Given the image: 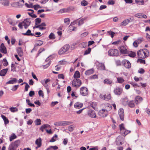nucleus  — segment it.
<instances>
[{"label":"nucleus","instance_id":"obj_25","mask_svg":"<svg viewBox=\"0 0 150 150\" xmlns=\"http://www.w3.org/2000/svg\"><path fill=\"white\" fill-rule=\"evenodd\" d=\"M128 99L127 97H125L122 99V103L125 106L127 105L128 103Z\"/></svg>","mask_w":150,"mask_h":150},{"label":"nucleus","instance_id":"obj_18","mask_svg":"<svg viewBox=\"0 0 150 150\" xmlns=\"http://www.w3.org/2000/svg\"><path fill=\"white\" fill-rule=\"evenodd\" d=\"M135 17L139 18H146L147 16L142 13H138L135 14L134 15Z\"/></svg>","mask_w":150,"mask_h":150},{"label":"nucleus","instance_id":"obj_26","mask_svg":"<svg viewBox=\"0 0 150 150\" xmlns=\"http://www.w3.org/2000/svg\"><path fill=\"white\" fill-rule=\"evenodd\" d=\"M130 22V21L129 19H126L125 20L121 23V25L122 26H125L127 25Z\"/></svg>","mask_w":150,"mask_h":150},{"label":"nucleus","instance_id":"obj_58","mask_svg":"<svg viewBox=\"0 0 150 150\" xmlns=\"http://www.w3.org/2000/svg\"><path fill=\"white\" fill-rule=\"evenodd\" d=\"M137 62H139L141 64H144L145 63V60L144 59H138L137 61Z\"/></svg>","mask_w":150,"mask_h":150},{"label":"nucleus","instance_id":"obj_28","mask_svg":"<svg viewBox=\"0 0 150 150\" xmlns=\"http://www.w3.org/2000/svg\"><path fill=\"white\" fill-rule=\"evenodd\" d=\"M11 5L14 7H21L23 5L20 4L19 2L13 3H12Z\"/></svg>","mask_w":150,"mask_h":150},{"label":"nucleus","instance_id":"obj_14","mask_svg":"<svg viewBox=\"0 0 150 150\" xmlns=\"http://www.w3.org/2000/svg\"><path fill=\"white\" fill-rule=\"evenodd\" d=\"M103 106L104 107L105 109L107 112L111 110L112 108V105L108 103H105L103 105Z\"/></svg>","mask_w":150,"mask_h":150},{"label":"nucleus","instance_id":"obj_43","mask_svg":"<svg viewBox=\"0 0 150 150\" xmlns=\"http://www.w3.org/2000/svg\"><path fill=\"white\" fill-rule=\"evenodd\" d=\"M34 122L36 125H41V121L40 119H37Z\"/></svg>","mask_w":150,"mask_h":150},{"label":"nucleus","instance_id":"obj_40","mask_svg":"<svg viewBox=\"0 0 150 150\" xmlns=\"http://www.w3.org/2000/svg\"><path fill=\"white\" fill-rule=\"evenodd\" d=\"M2 4L5 6H7L9 5V2L8 0H4L2 2Z\"/></svg>","mask_w":150,"mask_h":150},{"label":"nucleus","instance_id":"obj_36","mask_svg":"<svg viewBox=\"0 0 150 150\" xmlns=\"http://www.w3.org/2000/svg\"><path fill=\"white\" fill-rule=\"evenodd\" d=\"M80 74L79 72L78 71H76L74 74V77L75 79L76 78H79L80 77Z\"/></svg>","mask_w":150,"mask_h":150},{"label":"nucleus","instance_id":"obj_3","mask_svg":"<svg viewBox=\"0 0 150 150\" xmlns=\"http://www.w3.org/2000/svg\"><path fill=\"white\" fill-rule=\"evenodd\" d=\"M20 143L19 140H18L12 142L9 146L8 150H14L16 149L19 145Z\"/></svg>","mask_w":150,"mask_h":150},{"label":"nucleus","instance_id":"obj_53","mask_svg":"<svg viewBox=\"0 0 150 150\" xmlns=\"http://www.w3.org/2000/svg\"><path fill=\"white\" fill-rule=\"evenodd\" d=\"M54 125L56 126H62V121H59L55 122Z\"/></svg>","mask_w":150,"mask_h":150},{"label":"nucleus","instance_id":"obj_6","mask_svg":"<svg viewBox=\"0 0 150 150\" xmlns=\"http://www.w3.org/2000/svg\"><path fill=\"white\" fill-rule=\"evenodd\" d=\"M80 94L83 96H86L88 94V89L85 87H82L80 88Z\"/></svg>","mask_w":150,"mask_h":150},{"label":"nucleus","instance_id":"obj_30","mask_svg":"<svg viewBox=\"0 0 150 150\" xmlns=\"http://www.w3.org/2000/svg\"><path fill=\"white\" fill-rule=\"evenodd\" d=\"M43 43V42L42 41L39 40L38 41V42L35 44L34 46H35V48H36V49H35V50H36L38 48V46L41 45Z\"/></svg>","mask_w":150,"mask_h":150},{"label":"nucleus","instance_id":"obj_60","mask_svg":"<svg viewBox=\"0 0 150 150\" xmlns=\"http://www.w3.org/2000/svg\"><path fill=\"white\" fill-rule=\"evenodd\" d=\"M68 12L70 11H74L75 10V8L74 6H71L67 8Z\"/></svg>","mask_w":150,"mask_h":150},{"label":"nucleus","instance_id":"obj_38","mask_svg":"<svg viewBox=\"0 0 150 150\" xmlns=\"http://www.w3.org/2000/svg\"><path fill=\"white\" fill-rule=\"evenodd\" d=\"M73 123V122L70 121H62V126L67 125H70Z\"/></svg>","mask_w":150,"mask_h":150},{"label":"nucleus","instance_id":"obj_34","mask_svg":"<svg viewBox=\"0 0 150 150\" xmlns=\"http://www.w3.org/2000/svg\"><path fill=\"white\" fill-rule=\"evenodd\" d=\"M49 127H50V126L49 125H43L40 128V129L42 131V132H43L44 129H46Z\"/></svg>","mask_w":150,"mask_h":150},{"label":"nucleus","instance_id":"obj_37","mask_svg":"<svg viewBox=\"0 0 150 150\" xmlns=\"http://www.w3.org/2000/svg\"><path fill=\"white\" fill-rule=\"evenodd\" d=\"M16 136L15 135V134L14 133H12L11 136H10L9 137V139L10 141L11 142L13 139H16L17 138Z\"/></svg>","mask_w":150,"mask_h":150},{"label":"nucleus","instance_id":"obj_20","mask_svg":"<svg viewBox=\"0 0 150 150\" xmlns=\"http://www.w3.org/2000/svg\"><path fill=\"white\" fill-rule=\"evenodd\" d=\"M8 69V68H6L0 71V76H4L6 74Z\"/></svg>","mask_w":150,"mask_h":150},{"label":"nucleus","instance_id":"obj_27","mask_svg":"<svg viewBox=\"0 0 150 150\" xmlns=\"http://www.w3.org/2000/svg\"><path fill=\"white\" fill-rule=\"evenodd\" d=\"M98 69L101 70H104L105 69V66L103 63H99L98 65Z\"/></svg>","mask_w":150,"mask_h":150},{"label":"nucleus","instance_id":"obj_13","mask_svg":"<svg viewBox=\"0 0 150 150\" xmlns=\"http://www.w3.org/2000/svg\"><path fill=\"white\" fill-rule=\"evenodd\" d=\"M119 49L121 53L125 54L127 53V50L126 47L125 46H122L119 47Z\"/></svg>","mask_w":150,"mask_h":150},{"label":"nucleus","instance_id":"obj_5","mask_svg":"<svg viewBox=\"0 0 150 150\" xmlns=\"http://www.w3.org/2000/svg\"><path fill=\"white\" fill-rule=\"evenodd\" d=\"M119 54V51L117 49H112L108 51V54L110 56H117Z\"/></svg>","mask_w":150,"mask_h":150},{"label":"nucleus","instance_id":"obj_4","mask_svg":"<svg viewBox=\"0 0 150 150\" xmlns=\"http://www.w3.org/2000/svg\"><path fill=\"white\" fill-rule=\"evenodd\" d=\"M81 81L79 79H75L73 80L72 85L73 87H79L81 84Z\"/></svg>","mask_w":150,"mask_h":150},{"label":"nucleus","instance_id":"obj_46","mask_svg":"<svg viewBox=\"0 0 150 150\" xmlns=\"http://www.w3.org/2000/svg\"><path fill=\"white\" fill-rule=\"evenodd\" d=\"M57 135L55 134L54 136L50 140V142H54L56 141L57 139Z\"/></svg>","mask_w":150,"mask_h":150},{"label":"nucleus","instance_id":"obj_17","mask_svg":"<svg viewBox=\"0 0 150 150\" xmlns=\"http://www.w3.org/2000/svg\"><path fill=\"white\" fill-rule=\"evenodd\" d=\"M0 51L1 52L6 54L7 53L6 49L3 43L1 44L0 47Z\"/></svg>","mask_w":150,"mask_h":150},{"label":"nucleus","instance_id":"obj_32","mask_svg":"<svg viewBox=\"0 0 150 150\" xmlns=\"http://www.w3.org/2000/svg\"><path fill=\"white\" fill-rule=\"evenodd\" d=\"M17 52L19 55L21 57L23 55V53L21 48V47H18L17 50Z\"/></svg>","mask_w":150,"mask_h":150},{"label":"nucleus","instance_id":"obj_57","mask_svg":"<svg viewBox=\"0 0 150 150\" xmlns=\"http://www.w3.org/2000/svg\"><path fill=\"white\" fill-rule=\"evenodd\" d=\"M61 13H63L65 12H68L67 8H63L60 9L59 11Z\"/></svg>","mask_w":150,"mask_h":150},{"label":"nucleus","instance_id":"obj_31","mask_svg":"<svg viewBox=\"0 0 150 150\" xmlns=\"http://www.w3.org/2000/svg\"><path fill=\"white\" fill-rule=\"evenodd\" d=\"M17 81V79L15 78H14L12 80H10L8 81L6 83V84H13L15 83H16Z\"/></svg>","mask_w":150,"mask_h":150},{"label":"nucleus","instance_id":"obj_54","mask_svg":"<svg viewBox=\"0 0 150 150\" xmlns=\"http://www.w3.org/2000/svg\"><path fill=\"white\" fill-rule=\"evenodd\" d=\"M69 30L70 31H75L76 30V28L75 27L71 26V25L69 26Z\"/></svg>","mask_w":150,"mask_h":150},{"label":"nucleus","instance_id":"obj_62","mask_svg":"<svg viewBox=\"0 0 150 150\" xmlns=\"http://www.w3.org/2000/svg\"><path fill=\"white\" fill-rule=\"evenodd\" d=\"M33 7L34 9L35 10H37L38 9V8H41V7L38 4L34 5L33 6Z\"/></svg>","mask_w":150,"mask_h":150},{"label":"nucleus","instance_id":"obj_55","mask_svg":"<svg viewBox=\"0 0 150 150\" xmlns=\"http://www.w3.org/2000/svg\"><path fill=\"white\" fill-rule=\"evenodd\" d=\"M51 61H50L47 64H46L45 65H43V68L44 69H45L47 68L50 65L51 63Z\"/></svg>","mask_w":150,"mask_h":150},{"label":"nucleus","instance_id":"obj_2","mask_svg":"<svg viewBox=\"0 0 150 150\" xmlns=\"http://www.w3.org/2000/svg\"><path fill=\"white\" fill-rule=\"evenodd\" d=\"M70 48V46L69 44L65 45L59 50L58 54L59 55H62L68 53Z\"/></svg>","mask_w":150,"mask_h":150},{"label":"nucleus","instance_id":"obj_44","mask_svg":"<svg viewBox=\"0 0 150 150\" xmlns=\"http://www.w3.org/2000/svg\"><path fill=\"white\" fill-rule=\"evenodd\" d=\"M117 80L119 83H122L124 81V80L121 77H118L117 78Z\"/></svg>","mask_w":150,"mask_h":150},{"label":"nucleus","instance_id":"obj_10","mask_svg":"<svg viewBox=\"0 0 150 150\" xmlns=\"http://www.w3.org/2000/svg\"><path fill=\"white\" fill-rule=\"evenodd\" d=\"M123 92L122 89L119 87H117L115 88L114 90V92L115 95H120Z\"/></svg>","mask_w":150,"mask_h":150},{"label":"nucleus","instance_id":"obj_1","mask_svg":"<svg viewBox=\"0 0 150 150\" xmlns=\"http://www.w3.org/2000/svg\"><path fill=\"white\" fill-rule=\"evenodd\" d=\"M137 54L139 58L144 59L149 56V52L147 49H144L139 50L137 52Z\"/></svg>","mask_w":150,"mask_h":150},{"label":"nucleus","instance_id":"obj_50","mask_svg":"<svg viewBox=\"0 0 150 150\" xmlns=\"http://www.w3.org/2000/svg\"><path fill=\"white\" fill-rule=\"evenodd\" d=\"M41 22V19L40 18H37L35 19V24L36 25L39 24Z\"/></svg>","mask_w":150,"mask_h":150},{"label":"nucleus","instance_id":"obj_42","mask_svg":"<svg viewBox=\"0 0 150 150\" xmlns=\"http://www.w3.org/2000/svg\"><path fill=\"white\" fill-rule=\"evenodd\" d=\"M119 127L121 132V133H122V131H124L125 129L124 127V124L122 123L119 126Z\"/></svg>","mask_w":150,"mask_h":150},{"label":"nucleus","instance_id":"obj_16","mask_svg":"<svg viewBox=\"0 0 150 150\" xmlns=\"http://www.w3.org/2000/svg\"><path fill=\"white\" fill-rule=\"evenodd\" d=\"M23 22V26L24 27V28L25 29H26L30 25L31 22L30 21L29 19L26 18L25 19L24 21Z\"/></svg>","mask_w":150,"mask_h":150},{"label":"nucleus","instance_id":"obj_29","mask_svg":"<svg viewBox=\"0 0 150 150\" xmlns=\"http://www.w3.org/2000/svg\"><path fill=\"white\" fill-rule=\"evenodd\" d=\"M1 117L4 121V124L5 125L8 124L9 122V121L8 118L3 115H1Z\"/></svg>","mask_w":150,"mask_h":150},{"label":"nucleus","instance_id":"obj_15","mask_svg":"<svg viewBox=\"0 0 150 150\" xmlns=\"http://www.w3.org/2000/svg\"><path fill=\"white\" fill-rule=\"evenodd\" d=\"M118 114L121 120L123 121L124 117V110L122 108H120L118 111Z\"/></svg>","mask_w":150,"mask_h":150},{"label":"nucleus","instance_id":"obj_9","mask_svg":"<svg viewBox=\"0 0 150 150\" xmlns=\"http://www.w3.org/2000/svg\"><path fill=\"white\" fill-rule=\"evenodd\" d=\"M124 141L123 137L121 136H118L116 140V143L117 145H119L122 144V142Z\"/></svg>","mask_w":150,"mask_h":150},{"label":"nucleus","instance_id":"obj_8","mask_svg":"<svg viewBox=\"0 0 150 150\" xmlns=\"http://www.w3.org/2000/svg\"><path fill=\"white\" fill-rule=\"evenodd\" d=\"M88 115L89 117L93 118L96 117V113L94 111L92 110H89L87 112Z\"/></svg>","mask_w":150,"mask_h":150},{"label":"nucleus","instance_id":"obj_21","mask_svg":"<svg viewBox=\"0 0 150 150\" xmlns=\"http://www.w3.org/2000/svg\"><path fill=\"white\" fill-rule=\"evenodd\" d=\"M22 34L24 35L35 36L34 34L32 33L31 30L29 29L25 33H22Z\"/></svg>","mask_w":150,"mask_h":150},{"label":"nucleus","instance_id":"obj_23","mask_svg":"<svg viewBox=\"0 0 150 150\" xmlns=\"http://www.w3.org/2000/svg\"><path fill=\"white\" fill-rule=\"evenodd\" d=\"M94 72V69H91L86 70L85 73L86 75L89 76L93 73Z\"/></svg>","mask_w":150,"mask_h":150},{"label":"nucleus","instance_id":"obj_24","mask_svg":"<svg viewBox=\"0 0 150 150\" xmlns=\"http://www.w3.org/2000/svg\"><path fill=\"white\" fill-rule=\"evenodd\" d=\"M83 104L82 103H81L79 102H77L74 105V107L75 108L79 109L82 107Z\"/></svg>","mask_w":150,"mask_h":150},{"label":"nucleus","instance_id":"obj_48","mask_svg":"<svg viewBox=\"0 0 150 150\" xmlns=\"http://www.w3.org/2000/svg\"><path fill=\"white\" fill-rule=\"evenodd\" d=\"M81 4L82 6H86L88 5V2L86 1L83 0L81 2Z\"/></svg>","mask_w":150,"mask_h":150},{"label":"nucleus","instance_id":"obj_22","mask_svg":"<svg viewBox=\"0 0 150 150\" xmlns=\"http://www.w3.org/2000/svg\"><path fill=\"white\" fill-rule=\"evenodd\" d=\"M42 140L39 137V138L37 139L35 141V144L38 146V147H40L42 145Z\"/></svg>","mask_w":150,"mask_h":150},{"label":"nucleus","instance_id":"obj_47","mask_svg":"<svg viewBox=\"0 0 150 150\" xmlns=\"http://www.w3.org/2000/svg\"><path fill=\"white\" fill-rule=\"evenodd\" d=\"M130 132V131H129L128 130L125 129L124 131H122V134H123V136H125L126 135L128 134Z\"/></svg>","mask_w":150,"mask_h":150},{"label":"nucleus","instance_id":"obj_52","mask_svg":"<svg viewBox=\"0 0 150 150\" xmlns=\"http://www.w3.org/2000/svg\"><path fill=\"white\" fill-rule=\"evenodd\" d=\"M49 37L50 39H54L55 38L54 35L53 33H51L49 36Z\"/></svg>","mask_w":150,"mask_h":150},{"label":"nucleus","instance_id":"obj_59","mask_svg":"<svg viewBox=\"0 0 150 150\" xmlns=\"http://www.w3.org/2000/svg\"><path fill=\"white\" fill-rule=\"evenodd\" d=\"M19 86L18 85H16L13 86L11 90L13 91L16 90Z\"/></svg>","mask_w":150,"mask_h":150},{"label":"nucleus","instance_id":"obj_12","mask_svg":"<svg viewBox=\"0 0 150 150\" xmlns=\"http://www.w3.org/2000/svg\"><path fill=\"white\" fill-rule=\"evenodd\" d=\"M99 115L102 117H105L108 115V112L104 109H102L99 111Z\"/></svg>","mask_w":150,"mask_h":150},{"label":"nucleus","instance_id":"obj_64","mask_svg":"<svg viewBox=\"0 0 150 150\" xmlns=\"http://www.w3.org/2000/svg\"><path fill=\"white\" fill-rule=\"evenodd\" d=\"M87 44V42H82L80 44V46L81 47L83 48H85L86 47Z\"/></svg>","mask_w":150,"mask_h":150},{"label":"nucleus","instance_id":"obj_41","mask_svg":"<svg viewBox=\"0 0 150 150\" xmlns=\"http://www.w3.org/2000/svg\"><path fill=\"white\" fill-rule=\"evenodd\" d=\"M128 55L131 57H134L136 56V54L134 52L131 51L128 53Z\"/></svg>","mask_w":150,"mask_h":150},{"label":"nucleus","instance_id":"obj_39","mask_svg":"<svg viewBox=\"0 0 150 150\" xmlns=\"http://www.w3.org/2000/svg\"><path fill=\"white\" fill-rule=\"evenodd\" d=\"M104 83L105 84L110 85L112 83V81L110 79H105L104 81Z\"/></svg>","mask_w":150,"mask_h":150},{"label":"nucleus","instance_id":"obj_51","mask_svg":"<svg viewBox=\"0 0 150 150\" xmlns=\"http://www.w3.org/2000/svg\"><path fill=\"white\" fill-rule=\"evenodd\" d=\"M10 110L12 112H15L18 111V109L16 107H11L10 108Z\"/></svg>","mask_w":150,"mask_h":150},{"label":"nucleus","instance_id":"obj_56","mask_svg":"<svg viewBox=\"0 0 150 150\" xmlns=\"http://www.w3.org/2000/svg\"><path fill=\"white\" fill-rule=\"evenodd\" d=\"M91 51V49L90 48H88V49L85 51V52L83 54L84 55H86L90 53Z\"/></svg>","mask_w":150,"mask_h":150},{"label":"nucleus","instance_id":"obj_63","mask_svg":"<svg viewBox=\"0 0 150 150\" xmlns=\"http://www.w3.org/2000/svg\"><path fill=\"white\" fill-rule=\"evenodd\" d=\"M110 35L111 37L112 38H113L114 37V35L115 34V33L113 32L112 31H108L107 32Z\"/></svg>","mask_w":150,"mask_h":150},{"label":"nucleus","instance_id":"obj_19","mask_svg":"<svg viewBox=\"0 0 150 150\" xmlns=\"http://www.w3.org/2000/svg\"><path fill=\"white\" fill-rule=\"evenodd\" d=\"M142 100V98L139 96H136L135 98V102L137 104L140 103Z\"/></svg>","mask_w":150,"mask_h":150},{"label":"nucleus","instance_id":"obj_45","mask_svg":"<svg viewBox=\"0 0 150 150\" xmlns=\"http://www.w3.org/2000/svg\"><path fill=\"white\" fill-rule=\"evenodd\" d=\"M135 2L139 5H143L144 4V0H135Z\"/></svg>","mask_w":150,"mask_h":150},{"label":"nucleus","instance_id":"obj_49","mask_svg":"<svg viewBox=\"0 0 150 150\" xmlns=\"http://www.w3.org/2000/svg\"><path fill=\"white\" fill-rule=\"evenodd\" d=\"M2 63L3 65L5 67L7 66L8 64V63L5 58H4L3 59Z\"/></svg>","mask_w":150,"mask_h":150},{"label":"nucleus","instance_id":"obj_11","mask_svg":"<svg viewBox=\"0 0 150 150\" xmlns=\"http://www.w3.org/2000/svg\"><path fill=\"white\" fill-rule=\"evenodd\" d=\"M123 65L126 68H130L131 67V64L126 59L123 60L122 62Z\"/></svg>","mask_w":150,"mask_h":150},{"label":"nucleus","instance_id":"obj_33","mask_svg":"<svg viewBox=\"0 0 150 150\" xmlns=\"http://www.w3.org/2000/svg\"><path fill=\"white\" fill-rule=\"evenodd\" d=\"M128 106L131 108H134L135 106L134 102V100H131L129 101L127 104Z\"/></svg>","mask_w":150,"mask_h":150},{"label":"nucleus","instance_id":"obj_35","mask_svg":"<svg viewBox=\"0 0 150 150\" xmlns=\"http://www.w3.org/2000/svg\"><path fill=\"white\" fill-rule=\"evenodd\" d=\"M90 106L95 110L97 109V103L95 102H92L90 103Z\"/></svg>","mask_w":150,"mask_h":150},{"label":"nucleus","instance_id":"obj_7","mask_svg":"<svg viewBox=\"0 0 150 150\" xmlns=\"http://www.w3.org/2000/svg\"><path fill=\"white\" fill-rule=\"evenodd\" d=\"M100 98L101 99H103L106 101H108L110 99L111 96L110 94H107L105 95L101 94L100 95Z\"/></svg>","mask_w":150,"mask_h":150},{"label":"nucleus","instance_id":"obj_61","mask_svg":"<svg viewBox=\"0 0 150 150\" xmlns=\"http://www.w3.org/2000/svg\"><path fill=\"white\" fill-rule=\"evenodd\" d=\"M38 94L39 96H42L43 98H44V94L43 91L42 90H40L38 91Z\"/></svg>","mask_w":150,"mask_h":150}]
</instances>
